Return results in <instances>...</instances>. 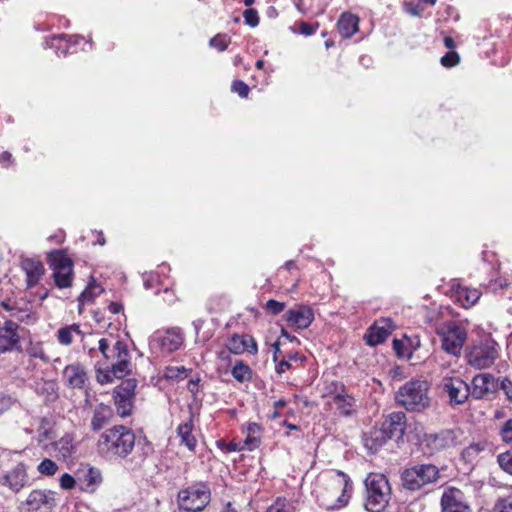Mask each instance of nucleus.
Wrapping results in <instances>:
<instances>
[{
	"mask_svg": "<svg viewBox=\"0 0 512 512\" xmlns=\"http://www.w3.org/2000/svg\"><path fill=\"white\" fill-rule=\"evenodd\" d=\"M177 435L181 440V444L185 445L190 451H195L197 440L193 435L192 415L189 419L177 427Z\"/></svg>",
	"mask_w": 512,
	"mask_h": 512,
	"instance_id": "bb28decb",
	"label": "nucleus"
},
{
	"mask_svg": "<svg viewBox=\"0 0 512 512\" xmlns=\"http://www.w3.org/2000/svg\"><path fill=\"white\" fill-rule=\"evenodd\" d=\"M364 486V508L369 512L384 511L392 495L387 477L380 473H369L364 480Z\"/></svg>",
	"mask_w": 512,
	"mask_h": 512,
	"instance_id": "f03ea898",
	"label": "nucleus"
},
{
	"mask_svg": "<svg viewBox=\"0 0 512 512\" xmlns=\"http://www.w3.org/2000/svg\"><path fill=\"white\" fill-rule=\"evenodd\" d=\"M112 346L111 340L108 338H101L98 340V350L102 354L106 363L110 360Z\"/></svg>",
	"mask_w": 512,
	"mask_h": 512,
	"instance_id": "79ce46f5",
	"label": "nucleus"
},
{
	"mask_svg": "<svg viewBox=\"0 0 512 512\" xmlns=\"http://www.w3.org/2000/svg\"><path fill=\"white\" fill-rule=\"evenodd\" d=\"M333 395V403L336 405L339 413L343 416H350L354 412L355 399L344 392L343 385L337 382H331L326 387V395Z\"/></svg>",
	"mask_w": 512,
	"mask_h": 512,
	"instance_id": "dca6fc26",
	"label": "nucleus"
},
{
	"mask_svg": "<svg viewBox=\"0 0 512 512\" xmlns=\"http://www.w3.org/2000/svg\"><path fill=\"white\" fill-rule=\"evenodd\" d=\"M285 320L298 329H306L314 319L312 309L306 305H300L296 309L288 310L284 315Z\"/></svg>",
	"mask_w": 512,
	"mask_h": 512,
	"instance_id": "aec40b11",
	"label": "nucleus"
},
{
	"mask_svg": "<svg viewBox=\"0 0 512 512\" xmlns=\"http://www.w3.org/2000/svg\"><path fill=\"white\" fill-rule=\"evenodd\" d=\"M316 28L317 27H314L313 25H311L309 23L302 22L299 26V31L303 35L310 36V35L314 34V32L316 31Z\"/></svg>",
	"mask_w": 512,
	"mask_h": 512,
	"instance_id": "680f3d73",
	"label": "nucleus"
},
{
	"mask_svg": "<svg viewBox=\"0 0 512 512\" xmlns=\"http://www.w3.org/2000/svg\"><path fill=\"white\" fill-rule=\"evenodd\" d=\"M241 450H244V446L243 444L241 443H237V442H230L228 445H227V451L229 452H232V451H241Z\"/></svg>",
	"mask_w": 512,
	"mask_h": 512,
	"instance_id": "0e129e2a",
	"label": "nucleus"
},
{
	"mask_svg": "<svg viewBox=\"0 0 512 512\" xmlns=\"http://www.w3.org/2000/svg\"><path fill=\"white\" fill-rule=\"evenodd\" d=\"M330 487L335 492L336 498L330 504H326L327 507H334L336 504L344 506L348 502L347 491L351 488L349 477L341 471L336 472L330 479Z\"/></svg>",
	"mask_w": 512,
	"mask_h": 512,
	"instance_id": "6ab92c4d",
	"label": "nucleus"
},
{
	"mask_svg": "<svg viewBox=\"0 0 512 512\" xmlns=\"http://www.w3.org/2000/svg\"><path fill=\"white\" fill-rule=\"evenodd\" d=\"M391 438L382 427L373 428L363 436L365 448L372 454L376 453Z\"/></svg>",
	"mask_w": 512,
	"mask_h": 512,
	"instance_id": "393cba45",
	"label": "nucleus"
},
{
	"mask_svg": "<svg viewBox=\"0 0 512 512\" xmlns=\"http://www.w3.org/2000/svg\"><path fill=\"white\" fill-rule=\"evenodd\" d=\"M481 293L477 289H472L468 287L459 286L455 290V298L456 301L461 304V306L468 308L474 305L480 298Z\"/></svg>",
	"mask_w": 512,
	"mask_h": 512,
	"instance_id": "7c9ffc66",
	"label": "nucleus"
},
{
	"mask_svg": "<svg viewBox=\"0 0 512 512\" xmlns=\"http://www.w3.org/2000/svg\"><path fill=\"white\" fill-rule=\"evenodd\" d=\"M440 503L442 512H471L465 494L455 487L444 490Z\"/></svg>",
	"mask_w": 512,
	"mask_h": 512,
	"instance_id": "4468645a",
	"label": "nucleus"
},
{
	"mask_svg": "<svg viewBox=\"0 0 512 512\" xmlns=\"http://www.w3.org/2000/svg\"><path fill=\"white\" fill-rule=\"evenodd\" d=\"M390 330L384 326H379L375 323L370 327L369 331L365 334L364 338L370 346H376L384 342L390 335Z\"/></svg>",
	"mask_w": 512,
	"mask_h": 512,
	"instance_id": "2f4dec72",
	"label": "nucleus"
},
{
	"mask_svg": "<svg viewBox=\"0 0 512 512\" xmlns=\"http://www.w3.org/2000/svg\"><path fill=\"white\" fill-rule=\"evenodd\" d=\"M272 349H273V361L274 362H277L278 361V354L280 353V343L279 341H276L272 344Z\"/></svg>",
	"mask_w": 512,
	"mask_h": 512,
	"instance_id": "338daca9",
	"label": "nucleus"
},
{
	"mask_svg": "<svg viewBox=\"0 0 512 512\" xmlns=\"http://www.w3.org/2000/svg\"><path fill=\"white\" fill-rule=\"evenodd\" d=\"M501 389L507 398L512 402V382L508 378H504L501 382Z\"/></svg>",
	"mask_w": 512,
	"mask_h": 512,
	"instance_id": "bf43d9fd",
	"label": "nucleus"
},
{
	"mask_svg": "<svg viewBox=\"0 0 512 512\" xmlns=\"http://www.w3.org/2000/svg\"><path fill=\"white\" fill-rule=\"evenodd\" d=\"M113 417V410L110 406L103 403L97 405L93 411L91 419V429L93 431H100L104 428Z\"/></svg>",
	"mask_w": 512,
	"mask_h": 512,
	"instance_id": "a878e982",
	"label": "nucleus"
},
{
	"mask_svg": "<svg viewBox=\"0 0 512 512\" xmlns=\"http://www.w3.org/2000/svg\"><path fill=\"white\" fill-rule=\"evenodd\" d=\"M406 426V416L403 412H393L382 423L381 427L392 438H401Z\"/></svg>",
	"mask_w": 512,
	"mask_h": 512,
	"instance_id": "b1692460",
	"label": "nucleus"
},
{
	"mask_svg": "<svg viewBox=\"0 0 512 512\" xmlns=\"http://www.w3.org/2000/svg\"><path fill=\"white\" fill-rule=\"evenodd\" d=\"M135 443L136 435L131 428L114 425L99 435L96 451L108 461L124 460L132 453Z\"/></svg>",
	"mask_w": 512,
	"mask_h": 512,
	"instance_id": "f257e3e1",
	"label": "nucleus"
},
{
	"mask_svg": "<svg viewBox=\"0 0 512 512\" xmlns=\"http://www.w3.org/2000/svg\"><path fill=\"white\" fill-rule=\"evenodd\" d=\"M266 309L273 315H277L285 309V303L270 299L266 302Z\"/></svg>",
	"mask_w": 512,
	"mask_h": 512,
	"instance_id": "864d4df0",
	"label": "nucleus"
},
{
	"mask_svg": "<svg viewBox=\"0 0 512 512\" xmlns=\"http://www.w3.org/2000/svg\"><path fill=\"white\" fill-rule=\"evenodd\" d=\"M294 506L292 503L285 499L278 498L266 512H294Z\"/></svg>",
	"mask_w": 512,
	"mask_h": 512,
	"instance_id": "4c0bfd02",
	"label": "nucleus"
},
{
	"mask_svg": "<svg viewBox=\"0 0 512 512\" xmlns=\"http://www.w3.org/2000/svg\"><path fill=\"white\" fill-rule=\"evenodd\" d=\"M117 379H123L132 372L131 354L125 342L117 340L111 350L110 360L107 363Z\"/></svg>",
	"mask_w": 512,
	"mask_h": 512,
	"instance_id": "9b49d317",
	"label": "nucleus"
},
{
	"mask_svg": "<svg viewBox=\"0 0 512 512\" xmlns=\"http://www.w3.org/2000/svg\"><path fill=\"white\" fill-rule=\"evenodd\" d=\"M184 336L179 328L168 329L164 334L155 333L150 346L165 352L176 351L183 344Z\"/></svg>",
	"mask_w": 512,
	"mask_h": 512,
	"instance_id": "2eb2a0df",
	"label": "nucleus"
},
{
	"mask_svg": "<svg viewBox=\"0 0 512 512\" xmlns=\"http://www.w3.org/2000/svg\"><path fill=\"white\" fill-rule=\"evenodd\" d=\"M96 370V380L100 384H108L112 383L113 380L116 378V375L112 371V367L110 365H107L106 367L102 368L99 363L95 365Z\"/></svg>",
	"mask_w": 512,
	"mask_h": 512,
	"instance_id": "72a5a7b5",
	"label": "nucleus"
},
{
	"mask_svg": "<svg viewBox=\"0 0 512 512\" xmlns=\"http://www.w3.org/2000/svg\"><path fill=\"white\" fill-rule=\"evenodd\" d=\"M444 44L448 49H453L455 47V42L452 37L446 36L444 38Z\"/></svg>",
	"mask_w": 512,
	"mask_h": 512,
	"instance_id": "774afa93",
	"label": "nucleus"
},
{
	"mask_svg": "<svg viewBox=\"0 0 512 512\" xmlns=\"http://www.w3.org/2000/svg\"><path fill=\"white\" fill-rule=\"evenodd\" d=\"M13 163V157L10 152L4 151L0 154V164L4 168H8Z\"/></svg>",
	"mask_w": 512,
	"mask_h": 512,
	"instance_id": "052dcab7",
	"label": "nucleus"
},
{
	"mask_svg": "<svg viewBox=\"0 0 512 512\" xmlns=\"http://www.w3.org/2000/svg\"><path fill=\"white\" fill-rule=\"evenodd\" d=\"M243 17L245 20V24L251 27H256L259 24L258 12L255 9H246L243 12Z\"/></svg>",
	"mask_w": 512,
	"mask_h": 512,
	"instance_id": "a18cd8bd",
	"label": "nucleus"
},
{
	"mask_svg": "<svg viewBox=\"0 0 512 512\" xmlns=\"http://www.w3.org/2000/svg\"><path fill=\"white\" fill-rule=\"evenodd\" d=\"M261 444V439L257 438L255 436H250L246 434L245 441L243 443L244 449H247L249 451H253L256 448H258Z\"/></svg>",
	"mask_w": 512,
	"mask_h": 512,
	"instance_id": "5fc2aeb1",
	"label": "nucleus"
},
{
	"mask_svg": "<svg viewBox=\"0 0 512 512\" xmlns=\"http://www.w3.org/2000/svg\"><path fill=\"white\" fill-rule=\"evenodd\" d=\"M93 337V334H86L82 331V334L80 335V341L82 343V349L83 351L87 352L89 356H93V353L95 352V345L91 341V338Z\"/></svg>",
	"mask_w": 512,
	"mask_h": 512,
	"instance_id": "c03bdc74",
	"label": "nucleus"
},
{
	"mask_svg": "<svg viewBox=\"0 0 512 512\" xmlns=\"http://www.w3.org/2000/svg\"><path fill=\"white\" fill-rule=\"evenodd\" d=\"M210 499L209 487L203 482L195 483L178 492V509L180 512H200L209 504Z\"/></svg>",
	"mask_w": 512,
	"mask_h": 512,
	"instance_id": "39448f33",
	"label": "nucleus"
},
{
	"mask_svg": "<svg viewBox=\"0 0 512 512\" xmlns=\"http://www.w3.org/2000/svg\"><path fill=\"white\" fill-rule=\"evenodd\" d=\"M67 42V36L66 35H58L54 36L50 40V47H55L57 49V52L59 50H62V53L65 55L67 53V46H63L62 43Z\"/></svg>",
	"mask_w": 512,
	"mask_h": 512,
	"instance_id": "8fccbe9b",
	"label": "nucleus"
},
{
	"mask_svg": "<svg viewBox=\"0 0 512 512\" xmlns=\"http://www.w3.org/2000/svg\"><path fill=\"white\" fill-rule=\"evenodd\" d=\"M18 328V324L10 320L0 327V352H7L16 348L20 339Z\"/></svg>",
	"mask_w": 512,
	"mask_h": 512,
	"instance_id": "412c9836",
	"label": "nucleus"
},
{
	"mask_svg": "<svg viewBox=\"0 0 512 512\" xmlns=\"http://www.w3.org/2000/svg\"><path fill=\"white\" fill-rule=\"evenodd\" d=\"M497 357L498 344L492 339H487L469 351L467 361L476 369H485L493 365Z\"/></svg>",
	"mask_w": 512,
	"mask_h": 512,
	"instance_id": "0eeeda50",
	"label": "nucleus"
},
{
	"mask_svg": "<svg viewBox=\"0 0 512 512\" xmlns=\"http://www.w3.org/2000/svg\"><path fill=\"white\" fill-rule=\"evenodd\" d=\"M358 17L351 13H343L337 23L338 31L343 38H350L358 31Z\"/></svg>",
	"mask_w": 512,
	"mask_h": 512,
	"instance_id": "c85d7f7f",
	"label": "nucleus"
},
{
	"mask_svg": "<svg viewBox=\"0 0 512 512\" xmlns=\"http://www.w3.org/2000/svg\"><path fill=\"white\" fill-rule=\"evenodd\" d=\"M441 336L442 348L449 354L459 355L467 339V331L460 324L449 321L438 329Z\"/></svg>",
	"mask_w": 512,
	"mask_h": 512,
	"instance_id": "423d86ee",
	"label": "nucleus"
},
{
	"mask_svg": "<svg viewBox=\"0 0 512 512\" xmlns=\"http://www.w3.org/2000/svg\"><path fill=\"white\" fill-rule=\"evenodd\" d=\"M497 462L506 473L512 475V450L499 454Z\"/></svg>",
	"mask_w": 512,
	"mask_h": 512,
	"instance_id": "ea45409f",
	"label": "nucleus"
},
{
	"mask_svg": "<svg viewBox=\"0 0 512 512\" xmlns=\"http://www.w3.org/2000/svg\"><path fill=\"white\" fill-rule=\"evenodd\" d=\"M136 387L137 380L129 378L123 380L113 391L114 404L118 415L122 418L132 413Z\"/></svg>",
	"mask_w": 512,
	"mask_h": 512,
	"instance_id": "6e6552de",
	"label": "nucleus"
},
{
	"mask_svg": "<svg viewBox=\"0 0 512 512\" xmlns=\"http://www.w3.org/2000/svg\"><path fill=\"white\" fill-rule=\"evenodd\" d=\"M50 266L57 287L63 289L72 285L73 263L63 252L55 251L50 254Z\"/></svg>",
	"mask_w": 512,
	"mask_h": 512,
	"instance_id": "9d476101",
	"label": "nucleus"
},
{
	"mask_svg": "<svg viewBox=\"0 0 512 512\" xmlns=\"http://www.w3.org/2000/svg\"><path fill=\"white\" fill-rule=\"evenodd\" d=\"M439 478V468L430 463L407 467L401 473L402 486L409 491L420 490L426 485L436 483Z\"/></svg>",
	"mask_w": 512,
	"mask_h": 512,
	"instance_id": "20e7f679",
	"label": "nucleus"
},
{
	"mask_svg": "<svg viewBox=\"0 0 512 512\" xmlns=\"http://www.w3.org/2000/svg\"><path fill=\"white\" fill-rule=\"evenodd\" d=\"M251 369L248 365L244 364L242 361H238L233 369L232 376L239 382L247 381L251 378Z\"/></svg>",
	"mask_w": 512,
	"mask_h": 512,
	"instance_id": "f704fd0d",
	"label": "nucleus"
},
{
	"mask_svg": "<svg viewBox=\"0 0 512 512\" xmlns=\"http://www.w3.org/2000/svg\"><path fill=\"white\" fill-rule=\"evenodd\" d=\"M64 384L72 389H84L89 381L85 366L79 362L67 365L63 370Z\"/></svg>",
	"mask_w": 512,
	"mask_h": 512,
	"instance_id": "f3484780",
	"label": "nucleus"
},
{
	"mask_svg": "<svg viewBox=\"0 0 512 512\" xmlns=\"http://www.w3.org/2000/svg\"><path fill=\"white\" fill-rule=\"evenodd\" d=\"M86 481L88 485H95L101 482L100 472L96 469L90 468L86 474Z\"/></svg>",
	"mask_w": 512,
	"mask_h": 512,
	"instance_id": "6e6d98bb",
	"label": "nucleus"
},
{
	"mask_svg": "<svg viewBox=\"0 0 512 512\" xmlns=\"http://www.w3.org/2000/svg\"><path fill=\"white\" fill-rule=\"evenodd\" d=\"M108 309L111 313L117 314L122 310V305L117 302H111L108 306Z\"/></svg>",
	"mask_w": 512,
	"mask_h": 512,
	"instance_id": "69168bd1",
	"label": "nucleus"
},
{
	"mask_svg": "<svg viewBox=\"0 0 512 512\" xmlns=\"http://www.w3.org/2000/svg\"><path fill=\"white\" fill-rule=\"evenodd\" d=\"M82 330L76 323L60 327L56 332V339L63 346H70L75 337H80Z\"/></svg>",
	"mask_w": 512,
	"mask_h": 512,
	"instance_id": "c756f323",
	"label": "nucleus"
},
{
	"mask_svg": "<svg viewBox=\"0 0 512 512\" xmlns=\"http://www.w3.org/2000/svg\"><path fill=\"white\" fill-rule=\"evenodd\" d=\"M457 436L452 429H443L436 433H426L420 440L422 449L433 455L456 445Z\"/></svg>",
	"mask_w": 512,
	"mask_h": 512,
	"instance_id": "1a4fd4ad",
	"label": "nucleus"
},
{
	"mask_svg": "<svg viewBox=\"0 0 512 512\" xmlns=\"http://www.w3.org/2000/svg\"><path fill=\"white\" fill-rule=\"evenodd\" d=\"M441 386L451 406L464 404L470 395L469 385L459 377H444Z\"/></svg>",
	"mask_w": 512,
	"mask_h": 512,
	"instance_id": "f8f14e48",
	"label": "nucleus"
},
{
	"mask_svg": "<svg viewBox=\"0 0 512 512\" xmlns=\"http://www.w3.org/2000/svg\"><path fill=\"white\" fill-rule=\"evenodd\" d=\"M496 512H512V499L502 498L499 499L494 507Z\"/></svg>",
	"mask_w": 512,
	"mask_h": 512,
	"instance_id": "603ef678",
	"label": "nucleus"
},
{
	"mask_svg": "<svg viewBox=\"0 0 512 512\" xmlns=\"http://www.w3.org/2000/svg\"><path fill=\"white\" fill-rule=\"evenodd\" d=\"M21 268L26 274V283L29 288L37 285L45 273L43 263L36 258L22 259Z\"/></svg>",
	"mask_w": 512,
	"mask_h": 512,
	"instance_id": "4be33fe9",
	"label": "nucleus"
},
{
	"mask_svg": "<svg viewBox=\"0 0 512 512\" xmlns=\"http://www.w3.org/2000/svg\"><path fill=\"white\" fill-rule=\"evenodd\" d=\"M499 436L505 443H512V418L503 423L499 429Z\"/></svg>",
	"mask_w": 512,
	"mask_h": 512,
	"instance_id": "37998d69",
	"label": "nucleus"
},
{
	"mask_svg": "<svg viewBox=\"0 0 512 512\" xmlns=\"http://www.w3.org/2000/svg\"><path fill=\"white\" fill-rule=\"evenodd\" d=\"M55 450L58 456L67 459L74 452V445L72 439L69 436L62 437L55 443Z\"/></svg>",
	"mask_w": 512,
	"mask_h": 512,
	"instance_id": "473e14b6",
	"label": "nucleus"
},
{
	"mask_svg": "<svg viewBox=\"0 0 512 512\" xmlns=\"http://www.w3.org/2000/svg\"><path fill=\"white\" fill-rule=\"evenodd\" d=\"M103 289L96 283H90L87 288L81 293L79 296V302L84 303L88 301H92L96 296H98Z\"/></svg>",
	"mask_w": 512,
	"mask_h": 512,
	"instance_id": "c9c22d12",
	"label": "nucleus"
},
{
	"mask_svg": "<svg viewBox=\"0 0 512 512\" xmlns=\"http://www.w3.org/2000/svg\"><path fill=\"white\" fill-rule=\"evenodd\" d=\"M227 348L233 354H241L245 351L250 354H256L258 350L255 339L247 334L233 335L227 343Z\"/></svg>",
	"mask_w": 512,
	"mask_h": 512,
	"instance_id": "5701e85b",
	"label": "nucleus"
},
{
	"mask_svg": "<svg viewBox=\"0 0 512 512\" xmlns=\"http://www.w3.org/2000/svg\"><path fill=\"white\" fill-rule=\"evenodd\" d=\"M37 470L42 475L53 476L58 470V465L51 459L46 458L40 462Z\"/></svg>",
	"mask_w": 512,
	"mask_h": 512,
	"instance_id": "58836bf2",
	"label": "nucleus"
},
{
	"mask_svg": "<svg viewBox=\"0 0 512 512\" xmlns=\"http://www.w3.org/2000/svg\"><path fill=\"white\" fill-rule=\"evenodd\" d=\"M245 433L250 436H255V437L261 439L262 433H263V428L260 424H258L256 422H249V423H247V425L245 427Z\"/></svg>",
	"mask_w": 512,
	"mask_h": 512,
	"instance_id": "3c124183",
	"label": "nucleus"
},
{
	"mask_svg": "<svg viewBox=\"0 0 512 512\" xmlns=\"http://www.w3.org/2000/svg\"><path fill=\"white\" fill-rule=\"evenodd\" d=\"M24 505L29 512H49L55 505V500L50 491L35 489L30 492Z\"/></svg>",
	"mask_w": 512,
	"mask_h": 512,
	"instance_id": "a211bd4d",
	"label": "nucleus"
},
{
	"mask_svg": "<svg viewBox=\"0 0 512 512\" xmlns=\"http://www.w3.org/2000/svg\"><path fill=\"white\" fill-rule=\"evenodd\" d=\"M483 450L484 445L482 443H472L466 448L465 453L467 455H474L480 453Z\"/></svg>",
	"mask_w": 512,
	"mask_h": 512,
	"instance_id": "e2e57ef3",
	"label": "nucleus"
},
{
	"mask_svg": "<svg viewBox=\"0 0 512 512\" xmlns=\"http://www.w3.org/2000/svg\"><path fill=\"white\" fill-rule=\"evenodd\" d=\"M429 384L425 380L412 379L399 388L396 401L408 411H422L429 406Z\"/></svg>",
	"mask_w": 512,
	"mask_h": 512,
	"instance_id": "7ed1b4c3",
	"label": "nucleus"
},
{
	"mask_svg": "<svg viewBox=\"0 0 512 512\" xmlns=\"http://www.w3.org/2000/svg\"><path fill=\"white\" fill-rule=\"evenodd\" d=\"M494 382V378L490 374H479L476 375L472 380V391L470 393L476 399H482L491 389V385Z\"/></svg>",
	"mask_w": 512,
	"mask_h": 512,
	"instance_id": "cd10ccee",
	"label": "nucleus"
},
{
	"mask_svg": "<svg viewBox=\"0 0 512 512\" xmlns=\"http://www.w3.org/2000/svg\"><path fill=\"white\" fill-rule=\"evenodd\" d=\"M460 57L457 52L450 51L441 58V64L444 67H453L459 63Z\"/></svg>",
	"mask_w": 512,
	"mask_h": 512,
	"instance_id": "de8ad7c7",
	"label": "nucleus"
},
{
	"mask_svg": "<svg viewBox=\"0 0 512 512\" xmlns=\"http://www.w3.org/2000/svg\"><path fill=\"white\" fill-rule=\"evenodd\" d=\"M188 370L184 367H169L166 371V377L169 379L180 378L184 379L187 377Z\"/></svg>",
	"mask_w": 512,
	"mask_h": 512,
	"instance_id": "49530a36",
	"label": "nucleus"
},
{
	"mask_svg": "<svg viewBox=\"0 0 512 512\" xmlns=\"http://www.w3.org/2000/svg\"><path fill=\"white\" fill-rule=\"evenodd\" d=\"M60 486L63 489H72L75 486V480L70 474L65 473L60 478Z\"/></svg>",
	"mask_w": 512,
	"mask_h": 512,
	"instance_id": "4d7b16f0",
	"label": "nucleus"
},
{
	"mask_svg": "<svg viewBox=\"0 0 512 512\" xmlns=\"http://www.w3.org/2000/svg\"><path fill=\"white\" fill-rule=\"evenodd\" d=\"M275 363H276V372L278 374H282L285 371L292 368V364L285 357L282 360L277 361Z\"/></svg>",
	"mask_w": 512,
	"mask_h": 512,
	"instance_id": "13d9d810",
	"label": "nucleus"
},
{
	"mask_svg": "<svg viewBox=\"0 0 512 512\" xmlns=\"http://www.w3.org/2000/svg\"><path fill=\"white\" fill-rule=\"evenodd\" d=\"M232 91L237 93L240 97H247L248 96V93H249V86L241 81V80H236L232 83Z\"/></svg>",
	"mask_w": 512,
	"mask_h": 512,
	"instance_id": "09e8293b",
	"label": "nucleus"
},
{
	"mask_svg": "<svg viewBox=\"0 0 512 512\" xmlns=\"http://www.w3.org/2000/svg\"><path fill=\"white\" fill-rule=\"evenodd\" d=\"M231 39L225 34H217L210 40V46L222 52L226 50L228 45L230 44Z\"/></svg>",
	"mask_w": 512,
	"mask_h": 512,
	"instance_id": "a19ab883",
	"label": "nucleus"
},
{
	"mask_svg": "<svg viewBox=\"0 0 512 512\" xmlns=\"http://www.w3.org/2000/svg\"><path fill=\"white\" fill-rule=\"evenodd\" d=\"M27 352L31 357L39 358L45 363L50 361L49 356L45 353L41 343H30Z\"/></svg>",
	"mask_w": 512,
	"mask_h": 512,
	"instance_id": "e433bc0d",
	"label": "nucleus"
},
{
	"mask_svg": "<svg viewBox=\"0 0 512 512\" xmlns=\"http://www.w3.org/2000/svg\"><path fill=\"white\" fill-rule=\"evenodd\" d=\"M0 484L14 493L30 485V478L25 464L18 463L0 477Z\"/></svg>",
	"mask_w": 512,
	"mask_h": 512,
	"instance_id": "ddd939ff",
	"label": "nucleus"
}]
</instances>
